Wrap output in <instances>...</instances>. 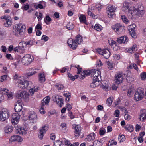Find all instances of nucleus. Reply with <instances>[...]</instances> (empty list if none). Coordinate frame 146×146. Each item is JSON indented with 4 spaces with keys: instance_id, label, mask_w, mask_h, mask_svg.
<instances>
[{
    "instance_id": "obj_55",
    "label": "nucleus",
    "mask_w": 146,
    "mask_h": 146,
    "mask_svg": "<svg viewBox=\"0 0 146 146\" xmlns=\"http://www.w3.org/2000/svg\"><path fill=\"white\" fill-rule=\"evenodd\" d=\"M64 95L66 97V101L69 102L70 100V95L69 93H65L64 94Z\"/></svg>"
},
{
    "instance_id": "obj_37",
    "label": "nucleus",
    "mask_w": 146,
    "mask_h": 146,
    "mask_svg": "<svg viewBox=\"0 0 146 146\" xmlns=\"http://www.w3.org/2000/svg\"><path fill=\"white\" fill-rule=\"evenodd\" d=\"M31 70L30 71L31 72H29L27 74V76H31L35 74V73L37 72V69L35 68H31Z\"/></svg>"
},
{
    "instance_id": "obj_44",
    "label": "nucleus",
    "mask_w": 146,
    "mask_h": 146,
    "mask_svg": "<svg viewBox=\"0 0 146 146\" xmlns=\"http://www.w3.org/2000/svg\"><path fill=\"white\" fill-rule=\"evenodd\" d=\"M6 95L7 97V99L8 100H11L13 98V94L11 92L9 91L8 92H7V94Z\"/></svg>"
},
{
    "instance_id": "obj_53",
    "label": "nucleus",
    "mask_w": 146,
    "mask_h": 146,
    "mask_svg": "<svg viewBox=\"0 0 146 146\" xmlns=\"http://www.w3.org/2000/svg\"><path fill=\"white\" fill-rule=\"evenodd\" d=\"M44 105H41V108L39 110V111L40 113L42 114H44L45 113V111L44 110Z\"/></svg>"
},
{
    "instance_id": "obj_24",
    "label": "nucleus",
    "mask_w": 146,
    "mask_h": 146,
    "mask_svg": "<svg viewBox=\"0 0 146 146\" xmlns=\"http://www.w3.org/2000/svg\"><path fill=\"white\" fill-rule=\"evenodd\" d=\"M128 38L125 36H123L118 38L117 40V42L119 44L122 43H125L128 41Z\"/></svg>"
},
{
    "instance_id": "obj_56",
    "label": "nucleus",
    "mask_w": 146,
    "mask_h": 146,
    "mask_svg": "<svg viewBox=\"0 0 146 146\" xmlns=\"http://www.w3.org/2000/svg\"><path fill=\"white\" fill-rule=\"evenodd\" d=\"M119 141L120 142L124 141L125 140V137L124 135H119L118 138Z\"/></svg>"
},
{
    "instance_id": "obj_58",
    "label": "nucleus",
    "mask_w": 146,
    "mask_h": 146,
    "mask_svg": "<svg viewBox=\"0 0 146 146\" xmlns=\"http://www.w3.org/2000/svg\"><path fill=\"white\" fill-rule=\"evenodd\" d=\"M134 55L135 59L136 60L137 63L138 64H139V63L140 62V61L139 59V54L138 53H135L134 54Z\"/></svg>"
},
{
    "instance_id": "obj_28",
    "label": "nucleus",
    "mask_w": 146,
    "mask_h": 146,
    "mask_svg": "<svg viewBox=\"0 0 146 146\" xmlns=\"http://www.w3.org/2000/svg\"><path fill=\"white\" fill-rule=\"evenodd\" d=\"M137 50V45L135 44L133 45L131 47L127 48L125 50L126 52L132 53L134 52Z\"/></svg>"
},
{
    "instance_id": "obj_39",
    "label": "nucleus",
    "mask_w": 146,
    "mask_h": 146,
    "mask_svg": "<svg viewBox=\"0 0 146 146\" xmlns=\"http://www.w3.org/2000/svg\"><path fill=\"white\" fill-rule=\"evenodd\" d=\"M125 129L130 132H133L134 129L133 126L131 125H126L125 127Z\"/></svg>"
},
{
    "instance_id": "obj_41",
    "label": "nucleus",
    "mask_w": 146,
    "mask_h": 146,
    "mask_svg": "<svg viewBox=\"0 0 146 146\" xmlns=\"http://www.w3.org/2000/svg\"><path fill=\"white\" fill-rule=\"evenodd\" d=\"M21 60V58H16L14 60V62L13 63V65L17 66L20 63Z\"/></svg>"
},
{
    "instance_id": "obj_63",
    "label": "nucleus",
    "mask_w": 146,
    "mask_h": 146,
    "mask_svg": "<svg viewBox=\"0 0 146 146\" xmlns=\"http://www.w3.org/2000/svg\"><path fill=\"white\" fill-rule=\"evenodd\" d=\"M45 133L42 132V131L40 130L39 133L38 134V137L41 140L43 138L44 135Z\"/></svg>"
},
{
    "instance_id": "obj_9",
    "label": "nucleus",
    "mask_w": 146,
    "mask_h": 146,
    "mask_svg": "<svg viewBox=\"0 0 146 146\" xmlns=\"http://www.w3.org/2000/svg\"><path fill=\"white\" fill-rule=\"evenodd\" d=\"M96 51L99 54L102 55L106 59H107L110 57V52L108 49H102L101 48H98L96 49Z\"/></svg>"
},
{
    "instance_id": "obj_1",
    "label": "nucleus",
    "mask_w": 146,
    "mask_h": 146,
    "mask_svg": "<svg viewBox=\"0 0 146 146\" xmlns=\"http://www.w3.org/2000/svg\"><path fill=\"white\" fill-rule=\"evenodd\" d=\"M14 80L17 81L19 87L22 89H29L33 86L32 82L25 80L23 76H20L15 74L13 77Z\"/></svg>"
},
{
    "instance_id": "obj_27",
    "label": "nucleus",
    "mask_w": 146,
    "mask_h": 146,
    "mask_svg": "<svg viewBox=\"0 0 146 146\" xmlns=\"http://www.w3.org/2000/svg\"><path fill=\"white\" fill-rule=\"evenodd\" d=\"M140 121H143L146 119V110H143L141 112V114L139 117Z\"/></svg>"
},
{
    "instance_id": "obj_2",
    "label": "nucleus",
    "mask_w": 146,
    "mask_h": 146,
    "mask_svg": "<svg viewBox=\"0 0 146 146\" xmlns=\"http://www.w3.org/2000/svg\"><path fill=\"white\" fill-rule=\"evenodd\" d=\"M26 26L21 23L15 25L13 30V35L16 36L20 37L25 34Z\"/></svg>"
},
{
    "instance_id": "obj_46",
    "label": "nucleus",
    "mask_w": 146,
    "mask_h": 146,
    "mask_svg": "<svg viewBox=\"0 0 146 146\" xmlns=\"http://www.w3.org/2000/svg\"><path fill=\"white\" fill-rule=\"evenodd\" d=\"M134 90L133 89H129L127 92V95L129 97L132 96L134 93Z\"/></svg>"
},
{
    "instance_id": "obj_20",
    "label": "nucleus",
    "mask_w": 146,
    "mask_h": 146,
    "mask_svg": "<svg viewBox=\"0 0 146 146\" xmlns=\"http://www.w3.org/2000/svg\"><path fill=\"white\" fill-rule=\"evenodd\" d=\"M135 27L136 25L133 24L129 26L128 27L130 34L132 37L134 38L136 37V35L134 31Z\"/></svg>"
},
{
    "instance_id": "obj_4",
    "label": "nucleus",
    "mask_w": 146,
    "mask_h": 146,
    "mask_svg": "<svg viewBox=\"0 0 146 146\" xmlns=\"http://www.w3.org/2000/svg\"><path fill=\"white\" fill-rule=\"evenodd\" d=\"M131 1L129 0H127L125 1L122 7V10L124 12L128 13L129 15H131L132 17V12L131 11V7L129 8L130 5H131Z\"/></svg>"
},
{
    "instance_id": "obj_17",
    "label": "nucleus",
    "mask_w": 146,
    "mask_h": 146,
    "mask_svg": "<svg viewBox=\"0 0 146 146\" xmlns=\"http://www.w3.org/2000/svg\"><path fill=\"white\" fill-rule=\"evenodd\" d=\"M53 98V101L56 102L59 107H61L63 105V100L62 96L57 95L54 96Z\"/></svg>"
},
{
    "instance_id": "obj_48",
    "label": "nucleus",
    "mask_w": 146,
    "mask_h": 146,
    "mask_svg": "<svg viewBox=\"0 0 146 146\" xmlns=\"http://www.w3.org/2000/svg\"><path fill=\"white\" fill-rule=\"evenodd\" d=\"M17 135H15L12 136L10 138L9 142V143L13 142L16 141Z\"/></svg>"
},
{
    "instance_id": "obj_45",
    "label": "nucleus",
    "mask_w": 146,
    "mask_h": 146,
    "mask_svg": "<svg viewBox=\"0 0 146 146\" xmlns=\"http://www.w3.org/2000/svg\"><path fill=\"white\" fill-rule=\"evenodd\" d=\"M94 28L96 30L100 31L102 30V27L100 25L96 24L94 27Z\"/></svg>"
},
{
    "instance_id": "obj_26",
    "label": "nucleus",
    "mask_w": 146,
    "mask_h": 146,
    "mask_svg": "<svg viewBox=\"0 0 146 146\" xmlns=\"http://www.w3.org/2000/svg\"><path fill=\"white\" fill-rule=\"evenodd\" d=\"M75 131H74L75 137H77L80 134L81 130L80 126L79 125H75L74 127Z\"/></svg>"
},
{
    "instance_id": "obj_19",
    "label": "nucleus",
    "mask_w": 146,
    "mask_h": 146,
    "mask_svg": "<svg viewBox=\"0 0 146 146\" xmlns=\"http://www.w3.org/2000/svg\"><path fill=\"white\" fill-rule=\"evenodd\" d=\"M20 116L17 113L13 114L12 116L11 122L13 125H16L18 123L19 121Z\"/></svg>"
},
{
    "instance_id": "obj_6",
    "label": "nucleus",
    "mask_w": 146,
    "mask_h": 146,
    "mask_svg": "<svg viewBox=\"0 0 146 146\" xmlns=\"http://www.w3.org/2000/svg\"><path fill=\"white\" fill-rule=\"evenodd\" d=\"M33 59V56L30 54H27L23 57L21 62L23 65L25 66H27L31 64Z\"/></svg>"
},
{
    "instance_id": "obj_61",
    "label": "nucleus",
    "mask_w": 146,
    "mask_h": 146,
    "mask_svg": "<svg viewBox=\"0 0 146 146\" xmlns=\"http://www.w3.org/2000/svg\"><path fill=\"white\" fill-rule=\"evenodd\" d=\"M61 127L62 129L64 131L67 129V125L65 123H62L61 125Z\"/></svg>"
},
{
    "instance_id": "obj_51",
    "label": "nucleus",
    "mask_w": 146,
    "mask_h": 146,
    "mask_svg": "<svg viewBox=\"0 0 146 146\" xmlns=\"http://www.w3.org/2000/svg\"><path fill=\"white\" fill-rule=\"evenodd\" d=\"M129 67L130 68H134L137 71L139 72V70H138V68L137 66L135 64H133V65H130L129 66Z\"/></svg>"
},
{
    "instance_id": "obj_50",
    "label": "nucleus",
    "mask_w": 146,
    "mask_h": 146,
    "mask_svg": "<svg viewBox=\"0 0 146 146\" xmlns=\"http://www.w3.org/2000/svg\"><path fill=\"white\" fill-rule=\"evenodd\" d=\"M68 75L71 80L73 81L75 79L78 78V76L77 75H76L75 76H73L72 75L70 74V73H68Z\"/></svg>"
},
{
    "instance_id": "obj_36",
    "label": "nucleus",
    "mask_w": 146,
    "mask_h": 146,
    "mask_svg": "<svg viewBox=\"0 0 146 146\" xmlns=\"http://www.w3.org/2000/svg\"><path fill=\"white\" fill-rule=\"evenodd\" d=\"M99 84V82L96 80H93V82L91 84L90 86L91 88H94L98 86Z\"/></svg>"
},
{
    "instance_id": "obj_64",
    "label": "nucleus",
    "mask_w": 146,
    "mask_h": 146,
    "mask_svg": "<svg viewBox=\"0 0 146 146\" xmlns=\"http://www.w3.org/2000/svg\"><path fill=\"white\" fill-rule=\"evenodd\" d=\"M2 72L3 73L7 74L9 72L8 70H7V67L5 66H4L2 70Z\"/></svg>"
},
{
    "instance_id": "obj_5",
    "label": "nucleus",
    "mask_w": 146,
    "mask_h": 146,
    "mask_svg": "<svg viewBox=\"0 0 146 146\" xmlns=\"http://www.w3.org/2000/svg\"><path fill=\"white\" fill-rule=\"evenodd\" d=\"M143 89L141 88H137L134 95V100L138 101L142 100L144 97Z\"/></svg>"
},
{
    "instance_id": "obj_32",
    "label": "nucleus",
    "mask_w": 146,
    "mask_h": 146,
    "mask_svg": "<svg viewBox=\"0 0 146 146\" xmlns=\"http://www.w3.org/2000/svg\"><path fill=\"white\" fill-rule=\"evenodd\" d=\"M50 97L49 96H47L45 97L43 100L42 101L41 104L44 106L47 105L50 101Z\"/></svg>"
},
{
    "instance_id": "obj_38",
    "label": "nucleus",
    "mask_w": 146,
    "mask_h": 146,
    "mask_svg": "<svg viewBox=\"0 0 146 146\" xmlns=\"http://www.w3.org/2000/svg\"><path fill=\"white\" fill-rule=\"evenodd\" d=\"M90 73L89 70L84 71L83 72H82L81 73V75L82 78H85L86 76L90 75Z\"/></svg>"
},
{
    "instance_id": "obj_29",
    "label": "nucleus",
    "mask_w": 146,
    "mask_h": 146,
    "mask_svg": "<svg viewBox=\"0 0 146 146\" xmlns=\"http://www.w3.org/2000/svg\"><path fill=\"white\" fill-rule=\"evenodd\" d=\"M77 45L82 43L83 42L82 38L79 34L77 35L74 40Z\"/></svg>"
},
{
    "instance_id": "obj_14",
    "label": "nucleus",
    "mask_w": 146,
    "mask_h": 146,
    "mask_svg": "<svg viewBox=\"0 0 146 146\" xmlns=\"http://www.w3.org/2000/svg\"><path fill=\"white\" fill-rule=\"evenodd\" d=\"M113 28L118 34L121 33L125 29L124 26L119 23L115 24L113 26Z\"/></svg>"
},
{
    "instance_id": "obj_40",
    "label": "nucleus",
    "mask_w": 146,
    "mask_h": 146,
    "mask_svg": "<svg viewBox=\"0 0 146 146\" xmlns=\"http://www.w3.org/2000/svg\"><path fill=\"white\" fill-rule=\"evenodd\" d=\"M113 99V98L112 96L109 97L107 99L106 102L108 105L111 106V105Z\"/></svg>"
},
{
    "instance_id": "obj_8",
    "label": "nucleus",
    "mask_w": 146,
    "mask_h": 146,
    "mask_svg": "<svg viewBox=\"0 0 146 146\" xmlns=\"http://www.w3.org/2000/svg\"><path fill=\"white\" fill-rule=\"evenodd\" d=\"M16 96L18 98L26 100L29 98V94L26 91L20 90L16 94Z\"/></svg>"
},
{
    "instance_id": "obj_13",
    "label": "nucleus",
    "mask_w": 146,
    "mask_h": 146,
    "mask_svg": "<svg viewBox=\"0 0 146 146\" xmlns=\"http://www.w3.org/2000/svg\"><path fill=\"white\" fill-rule=\"evenodd\" d=\"M92 72L93 80H97L99 82L101 80V72L99 70L96 69L92 70Z\"/></svg>"
},
{
    "instance_id": "obj_18",
    "label": "nucleus",
    "mask_w": 146,
    "mask_h": 146,
    "mask_svg": "<svg viewBox=\"0 0 146 146\" xmlns=\"http://www.w3.org/2000/svg\"><path fill=\"white\" fill-rule=\"evenodd\" d=\"M116 9L117 8L113 5L109 6L107 11L108 15L109 18H111L114 15Z\"/></svg>"
},
{
    "instance_id": "obj_16",
    "label": "nucleus",
    "mask_w": 146,
    "mask_h": 146,
    "mask_svg": "<svg viewBox=\"0 0 146 146\" xmlns=\"http://www.w3.org/2000/svg\"><path fill=\"white\" fill-rule=\"evenodd\" d=\"M124 74L121 72L116 74L114 76V81L117 84L121 83L123 79Z\"/></svg>"
},
{
    "instance_id": "obj_33",
    "label": "nucleus",
    "mask_w": 146,
    "mask_h": 146,
    "mask_svg": "<svg viewBox=\"0 0 146 146\" xmlns=\"http://www.w3.org/2000/svg\"><path fill=\"white\" fill-rule=\"evenodd\" d=\"M38 79L40 82H44L45 81V77L43 73L38 74Z\"/></svg>"
},
{
    "instance_id": "obj_34",
    "label": "nucleus",
    "mask_w": 146,
    "mask_h": 146,
    "mask_svg": "<svg viewBox=\"0 0 146 146\" xmlns=\"http://www.w3.org/2000/svg\"><path fill=\"white\" fill-rule=\"evenodd\" d=\"M79 19L80 22L82 23H86V16L83 15H80L79 17Z\"/></svg>"
},
{
    "instance_id": "obj_23",
    "label": "nucleus",
    "mask_w": 146,
    "mask_h": 146,
    "mask_svg": "<svg viewBox=\"0 0 146 146\" xmlns=\"http://www.w3.org/2000/svg\"><path fill=\"white\" fill-rule=\"evenodd\" d=\"M22 104L21 102L17 101L15 104L14 109L17 113L20 112L22 109Z\"/></svg>"
},
{
    "instance_id": "obj_52",
    "label": "nucleus",
    "mask_w": 146,
    "mask_h": 146,
    "mask_svg": "<svg viewBox=\"0 0 146 146\" xmlns=\"http://www.w3.org/2000/svg\"><path fill=\"white\" fill-rule=\"evenodd\" d=\"M54 146H62V142L60 140H57L54 143Z\"/></svg>"
},
{
    "instance_id": "obj_21",
    "label": "nucleus",
    "mask_w": 146,
    "mask_h": 146,
    "mask_svg": "<svg viewBox=\"0 0 146 146\" xmlns=\"http://www.w3.org/2000/svg\"><path fill=\"white\" fill-rule=\"evenodd\" d=\"M67 43L69 47L72 49L75 50L76 48L78 45L75 41L72 38L69 39L67 40Z\"/></svg>"
},
{
    "instance_id": "obj_25",
    "label": "nucleus",
    "mask_w": 146,
    "mask_h": 146,
    "mask_svg": "<svg viewBox=\"0 0 146 146\" xmlns=\"http://www.w3.org/2000/svg\"><path fill=\"white\" fill-rule=\"evenodd\" d=\"M105 139L104 138L99 139L94 142V146H102V143L105 142Z\"/></svg>"
},
{
    "instance_id": "obj_57",
    "label": "nucleus",
    "mask_w": 146,
    "mask_h": 146,
    "mask_svg": "<svg viewBox=\"0 0 146 146\" xmlns=\"http://www.w3.org/2000/svg\"><path fill=\"white\" fill-rule=\"evenodd\" d=\"M123 21L125 23L127 24L128 23V20L127 18L124 15L122 16L121 17Z\"/></svg>"
},
{
    "instance_id": "obj_12",
    "label": "nucleus",
    "mask_w": 146,
    "mask_h": 146,
    "mask_svg": "<svg viewBox=\"0 0 146 146\" xmlns=\"http://www.w3.org/2000/svg\"><path fill=\"white\" fill-rule=\"evenodd\" d=\"M1 18L4 19V25L5 27H9L12 26L13 22L11 18L9 16L5 15L2 16Z\"/></svg>"
},
{
    "instance_id": "obj_30",
    "label": "nucleus",
    "mask_w": 146,
    "mask_h": 146,
    "mask_svg": "<svg viewBox=\"0 0 146 146\" xmlns=\"http://www.w3.org/2000/svg\"><path fill=\"white\" fill-rule=\"evenodd\" d=\"M95 136L96 134L95 133H91L87 136L86 139L87 141H92L95 139Z\"/></svg>"
},
{
    "instance_id": "obj_15",
    "label": "nucleus",
    "mask_w": 146,
    "mask_h": 146,
    "mask_svg": "<svg viewBox=\"0 0 146 146\" xmlns=\"http://www.w3.org/2000/svg\"><path fill=\"white\" fill-rule=\"evenodd\" d=\"M28 118L30 122L35 123L37 121V116L36 113L34 111H31L29 112Z\"/></svg>"
},
{
    "instance_id": "obj_22",
    "label": "nucleus",
    "mask_w": 146,
    "mask_h": 146,
    "mask_svg": "<svg viewBox=\"0 0 146 146\" xmlns=\"http://www.w3.org/2000/svg\"><path fill=\"white\" fill-rule=\"evenodd\" d=\"M18 46L21 52L24 53L25 51L27 46L26 43L24 41H22L19 43Z\"/></svg>"
},
{
    "instance_id": "obj_31",
    "label": "nucleus",
    "mask_w": 146,
    "mask_h": 146,
    "mask_svg": "<svg viewBox=\"0 0 146 146\" xmlns=\"http://www.w3.org/2000/svg\"><path fill=\"white\" fill-rule=\"evenodd\" d=\"M13 127L11 126L7 125L4 127V132L7 133H10L13 131Z\"/></svg>"
},
{
    "instance_id": "obj_10",
    "label": "nucleus",
    "mask_w": 146,
    "mask_h": 146,
    "mask_svg": "<svg viewBox=\"0 0 146 146\" xmlns=\"http://www.w3.org/2000/svg\"><path fill=\"white\" fill-rule=\"evenodd\" d=\"M15 132L17 134H19L23 135H25L29 132L28 129L26 127H19L18 125L15 126Z\"/></svg>"
},
{
    "instance_id": "obj_60",
    "label": "nucleus",
    "mask_w": 146,
    "mask_h": 146,
    "mask_svg": "<svg viewBox=\"0 0 146 146\" xmlns=\"http://www.w3.org/2000/svg\"><path fill=\"white\" fill-rule=\"evenodd\" d=\"M48 127L46 125L43 126L42 128L40 129V130L42 131L43 132L45 133L47 130H48Z\"/></svg>"
},
{
    "instance_id": "obj_54",
    "label": "nucleus",
    "mask_w": 146,
    "mask_h": 146,
    "mask_svg": "<svg viewBox=\"0 0 146 146\" xmlns=\"http://www.w3.org/2000/svg\"><path fill=\"white\" fill-rule=\"evenodd\" d=\"M51 19L49 16H46L44 19V21L46 23L48 24V22L51 21Z\"/></svg>"
},
{
    "instance_id": "obj_62",
    "label": "nucleus",
    "mask_w": 146,
    "mask_h": 146,
    "mask_svg": "<svg viewBox=\"0 0 146 146\" xmlns=\"http://www.w3.org/2000/svg\"><path fill=\"white\" fill-rule=\"evenodd\" d=\"M134 79L132 78L131 76H129L127 75L126 76V80L129 82H131L133 81Z\"/></svg>"
},
{
    "instance_id": "obj_35",
    "label": "nucleus",
    "mask_w": 146,
    "mask_h": 146,
    "mask_svg": "<svg viewBox=\"0 0 146 146\" xmlns=\"http://www.w3.org/2000/svg\"><path fill=\"white\" fill-rule=\"evenodd\" d=\"M38 87L35 86L34 88H32L30 89L29 90V92L31 95H33L34 93L35 92L38 91Z\"/></svg>"
},
{
    "instance_id": "obj_47",
    "label": "nucleus",
    "mask_w": 146,
    "mask_h": 146,
    "mask_svg": "<svg viewBox=\"0 0 146 146\" xmlns=\"http://www.w3.org/2000/svg\"><path fill=\"white\" fill-rule=\"evenodd\" d=\"M67 29L69 30H71L73 29L74 25L73 24L71 23H68L66 26Z\"/></svg>"
},
{
    "instance_id": "obj_7",
    "label": "nucleus",
    "mask_w": 146,
    "mask_h": 146,
    "mask_svg": "<svg viewBox=\"0 0 146 146\" xmlns=\"http://www.w3.org/2000/svg\"><path fill=\"white\" fill-rule=\"evenodd\" d=\"M10 116L9 111L6 109H3L0 111V120L3 121L8 119Z\"/></svg>"
},
{
    "instance_id": "obj_43",
    "label": "nucleus",
    "mask_w": 146,
    "mask_h": 146,
    "mask_svg": "<svg viewBox=\"0 0 146 146\" xmlns=\"http://www.w3.org/2000/svg\"><path fill=\"white\" fill-rule=\"evenodd\" d=\"M108 42L111 46H113L114 45H116V42L111 38H109L108 39Z\"/></svg>"
},
{
    "instance_id": "obj_3",
    "label": "nucleus",
    "mask_w": 146,
    "mask_h": 146,
    "mask_svg": "<svg viewBox=\"0 0 146 146\" xmlns=\"http://www.w3.org/2000/svg\"><path fill=\"white\" fill-rule=\"evenodd\" d=\"M132 12V17H141L145 13V11L143 6L141 3H138L136 9L134 7H131V11Z\"/></svg>"
},
{
    "instance_id": "obj_59",
    "label": "nucleus",
    "mask_w": 146,
    "mask_h": 146,
    "mask_svg": "<svg viewBox=\"0 0 146 146\" xmlns=\"http://www.w3.org/2000/svg\"><path fill=\"white\" fill-rule=\"evenodd\" d=\"M141 79L142 80H146V72L141 73L140 75Z\"/></svg>"
},
{
    "instance_id": "obj_11",
    "label": "nucleus",
    "mask_w": 146,
    "mask_h": 146,
    "mask_svg": "<svg viewBox=\"0 0 146 146\" xmlns=\"http://www.w3.org/2000/svg\"><path fill=\"white\" fill-rule=\"evenodd\" d=\"M95 10H96L95 6L94 5H92L90 6H89L88 9L87 14L88 15L94 19L97 18L98 16L97 14L95 15L93 12Z\"/></svg>"
},
{
    "instance_id": "obj_42",
    "label": "nucleus",
    "mask_w": 146,
    "mask_h": 146,
    "mask_svg": "<svg viewBox=\"0 0 146 146\" xmlns=\"http://www.w3.org/2000/svg\"><path fill=\"white\" fill-rule=\"evenodd\" d=\"M42 24L40 22H38L35 27V30H41L42 29Z\"/></svg>"
},
{
    "instance_id": "obj_49",
    "label": "nucleus",
    "mask_w": 146,
    "mask_h": 146,
    "mask_svg": "<svg viewBox=\"0 0 146 146\" xmlns=\"http://www.w3.org/2000/svg\"><path fill=\"white\" fill-rule=\"evenodd\" d=\"M107 64L108 66V68L110 69L113 68V63L111 61H108L107 62Z\"/></svg>"
}]
</instances>
